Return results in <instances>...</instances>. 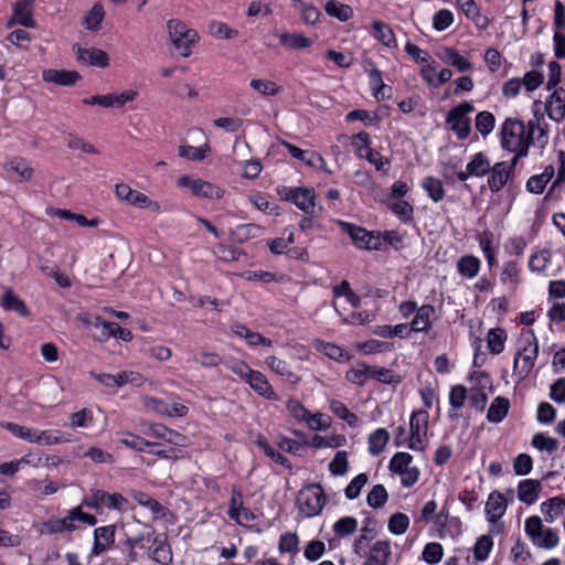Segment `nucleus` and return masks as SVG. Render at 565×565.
Masks as SVG:
<instances>
[{
    "mask_svg": "<svg viewBox=\"0 0 565 565\" xmlns=\"http://www.w3.org/2000/svg\"><path fill=\"white\" fill-rule=\"evenodd\" d=\"M413 456L408 452L399 451L396 452L390 461V470L394 473H402L403 471L411 468Z\"/></svg>",
    "mask_w": 565,
    "mask_h": 565,
    "instance_id": "obj_61",
    "label": "nucleus"
},
{
    "mask_svg": "<svg viewBox=\"0 0 565 565\" xmlns=\"http://www.w3.org/2000/svg\"><path fill=\"white\" fill-rule=\"evenodd\" d=\"M390 440V434L384 428L375 429L367 439L369 452L373 456L380 455Z\"/></svg>",
    "mask_w": 565,
    "mask_h": 565,
    "instance_id": "obj_41",
    "label": "nucleus"
},
{
    "mask_svg": "<svg viewBox=\"0 0 565 565\" xmlns=\"http://www.w3.org/2000/svg\"><path fill=\"white\" fill-rule=\"evenodd\" d=\"M282 146L288 150L291 157L303 161L306 164L312 168L321 169L324 166V159L322 156L315 151L302 150L297 146L289 143L287 141H282Z\"/></svg>",
    "mask_w": 565,
    "mask_h": 565,
    "instance_id": "obj_23",
    "label": "nucleus"
},
{
    "mask_svg": "<svg viewBox=\"0 0 565 565\" xmlns=\"http://www.w3.org/2000/svg\"><path fill=\"white\" fill-rule=\"evenodd\" d=\"M505 340H507V334L503 329H500V328L491 329L487 335L488 349L493 354H499L504 350Z\"/></svg>",
    "mask_w": 565,
    "mask_h": 565,
    "instance_id": "obj_50",
    "label": "nucleus"
},
{
    "mask_svg": "<svg viewBox=\"0 0 565 565\" xmlns=\"http://www.w3.org/2000/svg\"><path fill=\"white\" fill-rule=\"evenodd\" d=\"M265 363L273 372L286 379L290 383L297 384L300 382V376L291 371L290 365L286 361L275 355H270L266 358Z\"/></svg>",
    "mask_w": 565,
    "mask_h": 565,
    "instance_id": "obj_29",
    "label": "nucleus"
},
{
    "mask_svg": "<svg viewBox=\"0 0 565 565\" xmlns=\"http://www.w3.org/2000/svg\"><path fill=\"white\" fill-rule=\"evenodd\" d=\"M520 280V267L514 262H508L504 264V268L501 274V281L505 285H510L515 288Z\"/></svg>",
    "mask_w": 565,
    "mask_h": 565,
    "instance_id": "obj_63",
    "label": "nucleus"
},
{
    "mask_svg": "<svg viewBox=\"0 0 565 565\" xmlns=\"http://www.w3.org/2000/svg\"><path fill=\"white\" fill-rule=\"evenodd\" d=\"M68 426L72 429H77L89 427L93 424L94 418L90 409L82 408L78 412L72 413L68 417Z\"/></svg>",
    "mask_w": 565,
    "mask_h": 565,
    "instance_id": "obj_54",
    "label": "nucleus"
},
{
    "mask_svg": "<svg viewBox=\"0 0 565 565\" xmlns=\"http://www.w3.org/2000/svg\"><path fill=\"white\" fill-rule=\"evenodd\" d=\"M481 263L479 258L472 255H466L457 262L458 273L467 278H473L480 270Z\"/></svg>",
    "mask_w": 565,
    "mask_h": 565,
    "instance_id": "obj_43",
    "label": "nucleus"
},
{
    "mask_svg": "<svg viewBox=\"0 0 565 565\" xmlns=\"http://www.w3.org/2000/svg\"><path fill=\"white\" fill-rule=\"evenodd\" d=\"M177 185L179 188L189 189L192 195L207 199V200H218L223 196V189L218 185L213 184L211 182L204 181L202 179H194L190 175H181L177 180Z\"/></svg>",
    "mask_w": 565,
    "mask_h": 565,
    "instance_id": "obj_9",
    "label": "nucleus"
},
{
    "mask_svg": "<svg viewBox=\"0 0 565 565\" xmlns=\"http://www.w3.org/2000/svg\"><path fill=\"white\" fill-rule=\"evenodd\" d=\"M250 87L264 96H275L282 90V87L268 79L254 78L249 83Z\"/></svg>",
    "mask_w": 565,
    "mask_h": 565,
    "instance_id": "obj_58",
    "label": "nucleus"
},
{
    "mask_svg": "<svg viewBox=\"0 0 565 565\" xmlns=\"http://www.w3.org/2000/svg\"><path fill=\"white\" fill-rule=\"evenodd\" d=\"M423 188L428 193L429 198L434 202H439L445 196L443 183L439 179L434 177H427L423 180Z\"/></svg>",
    "mask_w": 565,
    "mask_h": 565,
    "instance_id": "obj_56",
    "label": "nucleus"
},
{
    "mask_svg": "<svg viewBox=\"0 0 565 565\" xmlns=\"http://www.w3.org/2000/svg\"><path fill=\"white\" fill-rule=\"evenodd\" d=\"M374 38L387 47H396L397 41L391 26L384 22L375 21L373 23Z\"/></svg>",
    "mask_w": 565,
    "mask_h": 565,
    "instance_id": "obj_40",
    "label": "nucleus"
},
{
    "mask_svg": "<svg viewBox=\"0 0 565 565\" xmlns=\"http://www.w3.org/2000/svg\"><path fill=\"white\" fill-rule=\"evenodd\" d=\"M148 408L161 415L183 417L188 414V407L181 403H169L162 399L149 398L146 402Z\"/></svg>",
    "mask_w": 565,
    "mask_h": 565,
    "instance_id": "obj_21",
    "label": "nucleus"
},
{
    "mask_svg": "<svg viewBox=\"0 0 565 565\" xmlns=\"http://www.w3.org/2000/svg\"><path fill=\"white\" fill-rule=\"evenodd\" d=\"M555 170L553 166H546L542 173L532 175L526 182V189L534 194H541L545 190L547 183L554 177Z\"/></svg>",
    "mask_w": 565,
    "mask_h": 565,
    "instance_id": "obj_32",
    "label": "nucleus"
},
{
    "mask_svg": "<svg viewBox=\"0 0 565 565\" xmlns=\"http://www.w3.org/2000/svg\"><path fill=\"white\" fill-rule=\"evenodd\" d=\"M151 556L160 565H169L172 562V553L164 537L158 535L153 540Z\"/></svg>",
    "mask_w": 565,
    "mask_h": 565,
    "instance_id": "obj_37",
    "label": "nucleus"
},
{
    "mask_svg": "<svg viewBox=\"0 0 565 565\" xmlns=\"http://www.w3.org/2000/svg\"><path fill=\"white\" fill-rule=\"evenodd\" d=\"M540 490L541 482L539 480H523L518 486V498L521 502L530 505L536 501Z\"/></svg>",
    "mask_w": 565,
    "mask_h": 565,
    "instance_id": "obj_31",
    "label": "nucleus"
},
{
    "mask_svg": "<svg viewBox=\"0 0 565 565\" xmlns=\"http://www.w3.org/2000/svg\"><path fill=\"white\" fill-rule=\"evenodd\" d=\"M565 500L561 497H554L541 504V511L546 522L553 523L564 513Z\"/></svg>",
    "mask_w": 565,
    "mask_h": 565,
    "instance_id": "obj_35",
    "label": "nucleus"
},
{
    "mask_svg": "<svg viewBox=\"0 0 565 565\" xmlns=\"http://www.w3.org/2000/svg\"><path fill=\"white\" fill-rule=\"evenodd\" d=\"M524 531L532 543L544 550H552L559 543L556 530L543 525L540 516L533 515L525 520Z\"/></svg>",
    "mask_w": 565,
    "mask_h": 565,
    "instance_id": "obj_5",
    "label": "nucleus"
},
{
    "mask_svg": "<svg viewBox=\"0 0 565 565\" xmlns=\"http://www.w3.org/2000/svg\"><path fill=\"white\" fill-rule=\"evenodd\" d=\"M513 167L514 162L509 164L504 161L490 166L488 185L492 192H499L507 184Z\"/></svg>",
    "mask_w": 565,
    "mask_h": 565,
    "instance_id": "obj_15",
    "label": "nucleus"
},
{
    "mask_svg": "<svg viewBox=\"0 0 565 565\" xmlns=\"http://www.w3.org/2000/svg\"><path fill=\"white\" fill-rule=\"evenodd\" d=\"M358 520L353 516H344L339 519L332 526L333 532L341 536H348L353 534L358 529Z\"/></svg>",
    "mask_w": 565,
    "mask_h": 565,
    "instance_id": "obj_59",
    "label": "nucleus"
},
{
    "mask_svg": "<svg viewBox=\"0 0 565 565\" xmlns=\"http://www.w3.org/2000/svg\"><path fill=\"white\" fill-rule=\"evenodd\" d=\"M525 125L516 118H507L501 126V146L514 152V162L518 158L526 157L531 146V136H525Z\"/></svg>",
    "mask_w": 565,
    "mask_h": 565,
    "instance_id": "obj_4",
    "label": "nucleus"
},
{
    "mask_svg": "<svg viewBox=\"0 0 565 565\" xmlns=\"http://www.w3.org/2000/svg\"><path fill=\"white\" fill-rule=\"evenodd\" d=\"M369 477L366 473L362 472L354 477L351 482L344 489V494L349 500L356 499L363 487L367 483Z\"/></svg>",
    "mask_w": 565,
    "mask_h": 565,
    "instance_id": "obj_62",
    "label": "nucleus"
},
{
    "mask_svg": "<svg viewBox=\"0 0 565 565\" xmlns=\"http://www.w3.org/2000/svg\"><path fill=\"white\" fill-rule=\"evenodd\" d=\"M409 518L402 512L393 513L387 521V529L393 535H403L409 526Z\"/></svg>",
    "mask_w": 565,
    "mask_h": 565,
    "instance_id": "obj_48",
    "label": "nucleus"
},
{
    "mask_svg": "<svg viewBox=\"0 0 565 565\" xmlns=\"http://www.w3.org/2000/svg\"><path fill=\"white\" fill-rule=\"evenodd\" d=\"M352 143L355 147L356 154L372 163L377 171H385L388 167V160L382 157L377 151L370 147V136L366 132L356 134Z\"/></svg>",
    "mask_w": 565,
    "mask_h": 565,
    "instance_id": "obj_12",
    "label": "nucleus"
},
{
    "mask_svg": "<svg viewBox=\"0 0 565 565\" xmlns=\"http://www.w3.org/2000/svg\"><path fill=\"white\" fill-rule=\"evenodd\" d=\"M338 224L341 230L351 237L358 248L375 250L381 248V238L373 232L345 221H339Z\"/></svg>",
    "mask_w": 565,
    "mask_h": 565,
    "instance_id": "obj_10",
    "label": "nucleus"
},
{
    "mask_svg": "<svg viewBox=\"0 0 565 565\" xmlns=\"http://www.w3.org/2000/svg\"><path fill=\"white\" fill-rule=\"evenodd\" d=\"M435 317V308L430 305H424L416 310L411 321V330L414 332H427Z\"/></svg>",
    "mask_w": 565,
    "mask_h": 565,
    "instance_id": "obj_24",
    "label": "nucleus"
},
{
    "mask_svg": "<svg viewBox=\"0 0 565 565\" xmlns=\"http://www.w3.org/2000/svg\"><path fill=\"white\" fill-rule=\"evenodd\" d=\"M391 554L390 542L377 541L372 545L364 565H387Z\"/></svg>",
    "mask_w": 565,
    "mask_h": 565,
    "instance_id": "obj_27",
    "label": "nucleus"
},
{
    "mask_svg": "<svg viewBox=\"0 0 565 565\" xmlns=\"http://www.w3.org/2000/svg\"><path fill=\"white\" fill-rule=\"evenodd\" d=\"M78 63L86 66L106 67L109 65V56L106 52L96 47H82L74 45Z\"/></svg>",
    "mask_w": 565,
    "mask_h": 565,
    "instance_id": "obj_14",
    "label": "nucleus"
},
{
    "mask_svg": "<svg viewBox=\"0 0 565 565\" xmlns=\"http://www.w3.org/2000/svg\"><path fill=\"white\" fill-rule=\"evenodd\" d=\"M510 403L507 398L498 396L495 397L487 414V418L491 423H500L507 416L509 412Z\"/></svg>",
    "mask_w": 565,
    "mask_h": 565,
    "instance_id": "obj_42",
    "label": "nucleus"
},
{
    "mask_svg": "<svg viewBox=\"0 0 565 565\" xmlns=\"http://www.w3.org/2000/svg\"><path fill=\"white\" fill-rule=\"evenodd\" d=\"M277 193L282 200L292 202L306 214L312 215L316 213V193L312 188L281 185L277 188Z\"/></svg>",
    "mask_w": 565,
    "mask_h": 565,
    "instance_id": "obj_7",
    "label": "nucleus"
},
{
    "mask_svg": "<svg viewBox=\"0 0 565 565\" xmlns=\"http://www.w3.org/2000/svg\"><path fill=\"white\" fill-rule=\"evenodd\" d=\"M300 512L306 518L319 515L326 505L327 499L320 484H309L305 487L297 498Z\"/></svg>",
    "mask_w": 565,
    "mask_h": 565,
    "instance_id": "obj_6",
    "label": "nucleus"
},
{
    "mask_svg": "<svg viewBox=\"0 0 565 565\" xmlns=\"http://www.w3.org/2000/svg\"><path fill=\"white\" fill-rule=\"evenodd\" d=\"M437 55L445 64L454 66L459 72H467L472 67L471 62L452 47H443Z\"/></svg>",
    "mask_w": 565,
    "mask_h": 565,
    "instance_id": "obj_25",
    "label": "nucleus"
},
{
    "mask_svg": "<svg viewBox=\"0 0 565 565\" xmlns=\"http://www.w3.org/2000/svg\"><path fill=\"white\" fill-rule=\"evenodd\" d=\"M31 3L32 0H19L13 8V17L8 22V25H12L13 23L21 24L23 26L33 28L35 22L32 18L31 13Z\"/></svg>",
    "mask_w": 565,
    "mask_h": 565,
    "instance_id": "obj_28",
    "label": "nucleus"
},
{
    "mask_svg": "<svg viewBox=\"0 0 565 565\" xmlns=\"http://www.w3.org/2000/svg\"><path fill=\"white\" fill-rule=\"evenodd\" d=\"M1 426L8 431H10L17 438L26 440L31 444H38L42 446H54L72 441V435L60 429L40 430L11 422L3 423L1 424Z\"/></svg>",
    "mask_w": 565,
    "mask_h": 565,
    "instance_id": "obj_2",
    "label": "nucleus"
},
{
    "mask_svg": "<svg viewBox=\"0 0 565 565\" xmlns=\"http://www.w3.org/2000/svg\"><path fill=\"white\" fill-rule=\"evenodd\" d=\"M427 411H415L409 419L408 448L415 451H423L426 447V435L428 430Z\"/></svg>",
    "mask_w": 565,
    "mask_h": 565,
    "instance_id": "obj_8",
    "label": "nucleus"
},
{
    "mask_svg": "<svg viewBox=\"0 0 565 565\" xmlns=\"http://www.w3.org/2000/svg\"><path fill=\"white\" fill-rule=\"evenodd\" d=\"M507 508L508 502L503 494L499 491L491 492L486 502L488 521L491 523L498 522L505 514Z\"/></svg>",
    "mask_w": 565,
    "mask_h": 565,
    "instance_id": "obj_17",
    "label": "nucleus"
},
{
    "mask_svg": "<svg viewBox=\"0 0 565 565\" xmlns=\"http://www.w3.org/2000/svg\"><path fill=\"white\" fill-rule=\"evenodd\" d=\"M539 355V341L533 330L523 332L518 341L513 361V375L523 381L532 372Z\"/></svg>",
    "mask_w": 565,
    "mask_h": 565,
    "instance_id": "obj_1",
    "label": "nucleus"
},
{
    "mask_svg": "<svg viewBox=\"0 0 565 565\" xmlns=\"http://www.w3.org/2000/svg\"><path fill=\"white\" fill-rule=\"evenodd\" d=\"M371 373V366L359 363L355 367L349 370L345 374V379L356 385L363 386L369 379Z\"/></svg>",
    "mask_w": 565,
    "mask_h": 565,
    "instance_id": "obj_53",
    "label": "nucleus"
},
{
    "mask_svg": "<svg viewBox=\"0 0 565 565\" xmlns=\"http://www.w3.org/2000/svg\"><path fill=\"white\" fill-rule=\"evenodd\" d=\"M369 66L370 68L365 67V71L369 74L370 85L374 90V96L377 99H384L386 85L382 79V74L376 67L373 66V64L370 63Z\"/></svg>",
    "mask_w": 565,
    "mask_h": 565,
    "instance_id": "obj_49",
    "label": "nucleus"
},
{
    "mask_svg": "<svg viewBox=\"0 0 565 565\" xmlns=\"http://www.w3.org/2000/svg\"><path fill=\"white\" fill-rule=\"evenodd\" d=\"M546 111L548 117L559 122L565 118V89L555 88L546 100Z\"/></svg>",
    "mask_w": 565,
    "mask_h": 565,
    "instance_id": "obj_20",
    "label": "nucleus"
},
{
    "mask_svg": "<svg viewBox=\"0 0 565 565\" xmlns=\"http://www.w3.org/2000/svg\"><path fill=\"white\" fill-rule=\"evenodd\" d=\"M347 439L343 435H316L311 440V446L315 448H338L345 445Z\"/></svg>",
    "mask_w": 565,
    "mask_h": 565,
    "instance_id": "obj_51",
    "label": "nucleus"
},
{
    "mask_svg": "<svg viewBox=\"0 0 565 565\" xmlns=\"http://www.w3.org/2000/svg\"><path fill=\"white\" fill-rule=\"evenodd\" d=\"M211 149L207 142L203 143L200 147H193V146H180L178 148V154L182 158L189 159V160H203L207 157Z\"/></svg>",
    "mask_w": 565,
    "mask_h": 565,
    "instance_id": "obj_47",
    "label": "nucleus"
},
{
    "mask_svg": "<svg viewBox=\"0 0 565 565\" xmlns=\"http://www.w3.org/2000/svg\"><path fill=\"white\" fill-rule=\"evenodd\" d=\"M189 362L196 363L202 367H216L221 364L222 359L214 352L201 350L189 359Z\"/></svg>",
    "mask_w": 565,
    "mask_h": 565,
    "instance_id": "obj_57",
    "label": "nucleus"
},
{
    "mask_svg": "<svg viewBox=\"0 0 565 565\" xmlns=\"http://www.w3.org/2000/svg\"><path fill=\"white\" fill-rule=\"evenodd\" d=\"M129 204L138 206L140 209H147V210L151 211L152 213H161L162 212L161 205L157 201L151 200L145 193L136 191V190L134 191V193L131 195Z\"/></svg>",
    "mask_w": 565,
    "mask_h": 565,
    "instance_id": "obj_52",
    "label": "nucleus"
},
{
    "mask_svg": "<svg viewBox=\"0 0 565 565\" xmlns=\"http://www.w3.org/2000/svg\"><path fill=\"white\" fill-rule=\"evenodd\" d=\"M115 525L96 527L94 531V545L92 554L99 555L107 551L115 542Z\"/></svg>",
    "mask_w": 565,
    "mask_h": 565,
    "instance_id": "obj_18",
    "label": "nucleus"
},
{
    "mask_svg": "<svg viewBox=\"0 0 565 565\" xmlns=\"http://www.w3.org/2000/svg\"><path fill=\"white\" fill-rule=\"evenodd\" d=\"M105 19V10L102 3L96 2L85 14L83 25L88 31H98Z\"/></svg>",
    "mask_w": 565,
    "mask_h": 565,
    "instance_id": "obj_38",
    "label": "nucleus"
},
{
    "mask_svg": "<svg viewBox=\"0 0 565 565\" xmlns=\"http://www.w3.org/2000/svg\"><path fill=\"white\" fill-rule=\"evenodd\" d=\"M250 388L268 401H278V395L269 384L267 377L259 371H254L245 381Z\"/></svg>",
    "mask_w": 565,
    "mask_h": 565,
    "instance_id": "obj_16",
    "label": "nucleus"
},
{
    "mask_svg": "<svg viewBox=\"0 0 565 565\" xmlns=\"http://www.w3.org/2000/svg\"><path fill=\"white\" fill-rule=\"evenodd\" d=\"M388 493L383 484H375L367 493L366 502L373 509H380L385 505Z\"/></svg>",
    "mask_w": 565,
    "mask_h": 565,
    "instance_id": "obj_55",
    "label": "nucleus"
},
{
    "mask_svg": "<svg viewBox=\"0 0 565 565\" xmlns=\"http://www.w3.org/2000/svg\"><path fill=\"white\" fill-rule=\"evenodd\" d=\"M127 500L119 493H107L103 490H92L89 497L83 500V505L99 510L107 507L113 510H121Z\"/></svg>",
    "mask_w": 565,
    "mask_h": 565,
    "instance_id": "obj_13",
    "label": "nucleus"
},
{
    "mask_svg": "<svg viewBox=\"0 0 565 565\" xmlns=\"http://www.w3.org/2000/svg\"><path fill=\"white\" fill-rule=\"evenodd\" d=\"M89 323L88 321H86ZM95 328H102L103 334L106 338H118L122 341H130L132 339V334L130 330L121 328L117 322H106L102 320L99 317H95L94 321L90 322Z\"/></svg>",
    "mask_w": 565,
    "mask_h": 565,
    "instance_id": "obj_26",
    "label": "nucleus"
},
{
    "mask_svg": "<svg viewBox=\"0 0 565 565\" xmlns=\"http://www.w3.org/2000/svg\"><path fill=\"white\" fill-rule=\"evenodd\" d=\"M166 26L172 50L177 52L180 57L188 58L191 56L200 41L198 31L179 19L168 20Z\"/></svg>",
    "mask_w": 565,
    "mask_h": 565,
    "instance_id": "obj_3",
    "label": "nucleus"
},
{
    "mask_svg": "<svg viewBox=\"0 0 565 565\" xmlns=\"http://www.w3.org/2000/svg\"><path fill=\"white\" fill-rule=\"evenodd\" d=\"M490 161L483 152L476 153L467 163V168L472 177L482 178L490 171Z\"/></svg>",
    "mask_w": 565,
    "mask_h": 565,
    "instance_id": "obj_44",
    "label": "nucleus"
},
{
    "mask_svg": "<svg viewBox=\"0 0 565 565\" xmlns=\"http://www.w3.org/2000/svg\"><path fill=\"white\" fill-rule=\"evenodd\" d=\"M42 77L45 82L54 83L60 86H73L81 79V75L76 71L67 70H44Z\"/></svg>",
    "mask_w": 565,
    "mask_h": 565,
    "instance_id": "obj_22",
    "label": "nucleus"
},
{
    "mask_svg": "<svg viewBox=\"0 0 565 565\" xmlns=\"http://www.w3.org/2000/svg\"><path fill=\"white\" fill-rule=\"evenodd\" d=\"M129 494L138 504L151 511L154 518L164 516V508L156 499L151 498L145 492L137 490H131Z\"/></svg>",
    "mask_w": 565,
    "mask_h": 565,
    "instance_id": "obj_34",
    "label": "nucleus"
},
{
    "mask_svg": "<svg viewBox=\"0 0 565 565\" xmlns=\"http://www.w3.org/2000/svg\"><path fill=\"white\" fill-rule=\"evenodd\" d=\"M1 306L9 311H14L22 317H28L30 311L25 302L11 289H8L1 298Z\"/></svg>",
    "mask_w": 565,
    "mask_h": 565,
    "instance_id": "obj_36",
    "label": "nucleus"
},
{
    "mask_svg": "<svg viewBox=\"0 0 565 565\" xmlns=\"http://www.w3.org/2000/svg\"><path fill=\"white\" fill-rule=\"evenodd\" d=\"M63 522V527L65 532H73L78 529L77 522L86 523L90 526L97 523V519L95 515L85 513L82 510V507H75L67 511V514L64 518H61Z\"/></svg>",
    "mask_w": 565,
    "mask_h": 565,
    "instance_id": "obj_19",
    "label": "nucleus"
},
{
    "mask_svg": "<svg viewBox=\"0 0 565 565\" xmlns=\"http://www.w3.org/2000/svg\"><path fill=\"white\" fill-rule=\"evenodd\" d=\"M493 547V541L489 535H481L475 546H473V556L478 562H483L488 558L491 550Z\"/></svg>",
    "mask_w": 565,
    "mask_h": 565,
    "instance_id": "obj_60",
    "label": "nucleus"
},
{
    "mask_svg": "<svg viewBox=\"0 0 565 565\" xmlns=\"http://www.w3.org/2000/svg\"><path fill=\"white\" fill-rule=\"evenodd\" d=\"M6 171L14 175L19 181H28L31 179L33 170L22 158H14L4 164Z\"/></svg>",
    "mask_w": 565,
    "mask_h": 565,
    "instance_id": "obj_33",
    "label": "nucleus"
},
{
    "mask_svg": "<svg viewBox=\"0 0 565 565\" xmlns=\"http://www.w3.org/2000/svg\"><path fill=\"white\" fill-rule=\"evenodd\" d=\"M330 409L340 419L347 422L350 427L355 428L360 425L359 417L354 413L350 412L342 402L337 399L331 401Z\"/></svg>",
    "mask_w": 565,
    "mask_h": 565,
    "instance_id": "obj_45",
    "label": "nucleus"
},
{
    "mask_svg": "<svg viewBox=\"0 0 565 565\" xmlns=\"http://www.w3.org/2000/svg\"><path fill=\"white\" fill-rule=\"evenodd\" d=\"M495 118L490 111H480L476 117V128L483 136L489 135L493 130Z\"/></svg>",
    "mask_w": 565,
    "mask_h": 565,
    "instance_id": "obj_64",
    "label": "nucleus"
},
{
    "mask_svg": "<svg viewBox=\"0 0 565 565\" xmlns=\"http://www.w3.org/2000/svg\"><path fill=\"white\" fill-rule=\"evenodd\" d=\"M279 41L280 45L291 50L307 49L312 44V41L305 35L287 32L279 35Z\"/></svg>",
    "mask_w": 565,
    "mask_h": 565,
    "instance_id": "obj_46",
    "label": "nucleus"
},
{
    "mask_svg": "<svg viewBox=\"0 0 565 565\" xmlns=\"http://www.w3.org/2000/svg\"><path fill=\"white\" fill-rule=\"evenodd\" d=\"M324 10L328 15L335 18L341 22H347L353 17L352 8L337 0L327 1L324 4Z\"/></svg>",
    "mask_w": 565,
    "mask_h": 565,
    "instance_id": "obj_39",
    "label": "nucleus"
},
{
    "mask_svg": "<svg viewBox=\"0 0 565 565\" xmlns=\"http://www.w3.org/2000/svg\"><path fill=\"white\" fill-rule=\"evenodd\" d=\"M312 345L317 351L326 354L331 360L344 362L350 359V354L334 343L326 342L320 339H313Z\"/></svg>",
    "mask_w": 565,
    "mask_h": 565,
    "instance_id": "obj_30",
    "label": "nucleus"
},
{
    "mask_svg": "<svg viewBox=\"0 0 565 565\" xmlns=\"http://www.w3.org/2000/svg\"><path fill=\"white\" fill-rule=\"evenodd\" d=\"M473 110V105L469 102H465L448 113L447 124L461 140L467 139L470 135V119L467 117V114L472 113Z\"/></svg>",
    "mask_w": 565,
    "mask_h": 565,
    "instance_id": "obj_11",
    "label": "nucleus"
}]
</instances>
